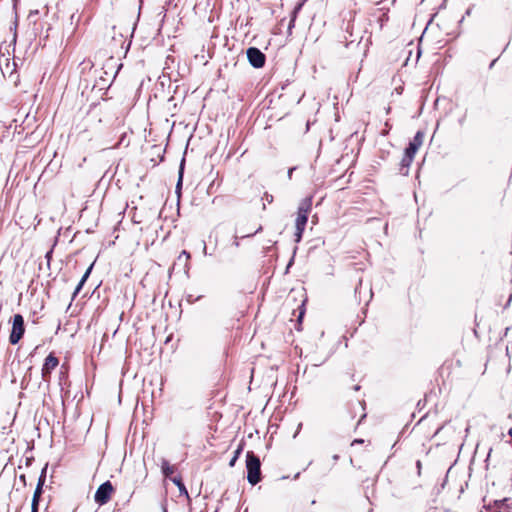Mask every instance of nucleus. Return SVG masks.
Listing matches in <instances>:
<instances>
[{
  "label": "nucleus",
  "mask_w": 512,
  "mask_h": 512,
  "mask_svg": "<svg viewBox=\"0 0 512 512\" xmlns=\"http://www.w3.org/2000/svg\"><path fill=\"white\" fill-rule=\"evenodd\" d=\"M311 209V199H305L301 202L298 208V215L296 218L295 226H296V232H295V241L299 242L302 238V233L305 229L308 215Z\"/></svg>",
  "instance_id": "nucleus-1"
},
{
  "label": "nucleus",
  "mask_w": 512,
  "mask_h": 512,
  "mask_svg": "<svg viewBox=\"0 0 512 512\" xmlns=\"http://www.w3.org/2000/svg\"><path fill=\"white\" fill-rule=\"evenodd\" d=\"M260 460L253 452L246 455L247 480L251 485H256L261 480Z\"/></svg>",
  "instance_id": "nucleus-2"
},
{
  "label": "nucleus",
  "mask_w": 512,
  "mask_h": 512,
  "mask_svg": "<svg viewBox=\"0 0 512 512\" xmlns=\"http://www.w3.org/2000/svg\"><path fill=\"white\" fill-rule=\"evenodd\" d=\"M113 492L114 487L112 486L111 482L106 481L98 487L94 495V500L97 504L104 505L110 500Z\"/></svg>",
  "instance_id": "nucleus-3"
},
{
  "label": "nucleus",
  "mask_w": 512,
  "mask_h": 512,
  "mask_svg": "<svg viewBox=\"0 0 512 512\" xmlns=\"http://www.w3.org/2000/svg\"><path fill=\"white\" fill-rule=\"evenodd\" d=\"M424 134L418 131L414 137V139L410 142L409 146L405 150V157L403 159V164L409 165V163L413 160L414 155L417 150L423 143Z\"/></svg>",
  "instance_id": "nucleus-4"
},
{
  "label": "nucleus",
  "mask_w": 512,
  "mask_h": 512,
  "mask_svg": "<svg viewBox=\"0 0 512 512\" xmlns=\"http://www.w3.org/2000/svg\"><path fill=\"white\" fill-rule=\"evenodd\" d=\"M24 319L22 315L16 314L13 317L12 331L9 337L11 344H17L24 334Z\"/></svg>",
  "instance_id": "nucleus-5"
},
{
  "label": "nucleus",
  "mask_w": 512,
  "mask_h": 512,
  "mask_svg": "<svg viewBox=\"0 0 512 512\" xmlns=\"http://www.w3.org/2000/svg\"><path fill=\"white\" fill-rule=\"evenodd\" d=\"M247 57L250 64L255 68H261L265 64V55L255 47L247 50Z\"/></svg>",
  "instance_id": "nucleus-6"
},
{
  "label": "nucleus",
  "mask_w": 512,
  "mask_h": 512,
  "mask_svg": "<svg viewBox=\"0 0 512 512\" xmlns=\"http://www.w3.org/2000/svg\"><path fill=\"white\" fill-rule=\"evenodd\" d=\"M58 359L52 354L48 355L42 368V376L45 379L58 366Z\"/></svg>",
  "instance_id": "nucleus-7"
},
{
  "label": "nucleus",
  "mask_w": 512,
  "mask_h": 512,
  "mask_svg": "<svg viewBox=\"0 0 512 512\" xmlns=\"http://www.w3.org/2000/svg\"><path fill=\"white\" fill-rule=\"evenodd\" d=\"M5 61V64H3V62L1 61L0 62V66H1V71H2V74L5 76L7 73L12 75L13 74V71L15 69V62H12L10 63L9 59L8 58H5L4 59Z\"/></svg>",
  "instance_id": "nucleus-8"
},
{
  "label": "nucleus",
  "mask_w": 512,
  "mask_h": 512,
  "mask_svg": "<svg viewBox=\"0 0 512 512\" xmlns=\"http://www.w3.org/2000/svg\"><path fill=\"white\" fill-rule=\"evenodd\" d=\"M93 264L90 265V267L86 270L84 275L82 276L80 282L78 283L77 287L75 288L74 295L78 294L81 290L82 286L84 285L85 281L88 279L90 272L92 270Z\"/></svg>",
  "instance_id": "nucleus-9"
},
{
  "label": "nucleus",
  "mask_w": 512,
  "mask_h": 512,
  "mask_svg": "<svg viewBox=\"0 0 512 512\" xmlns=\"http://www.w3.org/2000/svg\"><path fill=\"white\" fill-rule=\"evenodd\" d=\"M162 471L165 476H169L173 474L174 468L167 461L164 460L162 463Z\"/></svg>",
  "instance_id": "nucleus-10"
},
{
  "label": "nucleus",
  "mask_w": 512,
  "mask_h": 512,
  "mask_svg": "<svg viewBox=\"0 0 512 512\" xmlns=\"http://www.w3.org/2000/svg\"><path fill=\"white\" fill-rule=\"evenodd\" d=\"M173 482L178 486L180 493H184V494L188 495V492L180 479L174 478Z\"/></svg>",
  "instance_id": "nucleus-11"
},
{
  "label": "nucleus",
  "mask_w": 512,
  "mask_h": 512,
  "mask_svg": "<svg viewBox=\"0 0 512 512\" xmlns=\"http://www.w3.org/2000/svg\"><path fill=\"white\" fill-rule=\"evenodd\" d=\"M241 451H242V446L240 445V446L238 447V449L235 451V454H234L233 458H232V459L230 460V462H229V466H230V467H233V466L235 465V462L237 461V459H238V457H239V455H240Z\"/></svg>",
  "instance_id": "nucleus-12"
},
{
  "label": "nucleus",
  "mask_w": 512,
  "mask_h": 512,
  "mask_svg": "<svg viewBox=\"0 0 512 512\" xmlns=\"http://www.w3.org/2000/svg\"><path fill=\"white\" fill-rule=\"evenodd\" d=\"M38 503H39V500H37V499L32 500L31 512H38Z\"/></svg>",
  "instance_id": "nucleus-13"
},
{
  "label": "nucleus",
  "mask_w": 512,
  "mask_h": 512,
  "mask_svg": "<svg viewBox=\"0 0 512 512\" xmlns=\"http://www.w3.org/2000/svg\"><path fill=\"white\" fill-rule=\"evenodd\" d=\"M40 494H41V487H40V485H38L37 489L34 492L33 499L39 500Z\"/></svg>",
  "instance_id": "nucleus-14"
},
{
  "label": "nucleus",
  "mask_w": 512,
  "mask_h": 512,
  "mask_svg": "<svg viewBox=\"0 0 512 512\" xmlns=\"http://www.w3.org/2000/svg\"><path fill=\"white\" fill-rule=\"evenodd\" d=\"M182 178H183V168L181 167L180 168V172H179V179H178V183H177V188H180V186L182 184Z\"/></svg>",
  "instance_id": "nucleus-15"
},
{
  "label": "nucleus",
  "mask_w": 512,
  "mask_h": 512,
  "mask_svg": "<svg viewBox=\"0 0 512 512\" xmlns=\"http://www.w3.org/2000/svg\"><path fill=\"white\" fill-rule=\"evenodd\" d=\"M182 255H183V257H186V259H189V258H190V254H189L188 252H186V251H183V252L181 253V256H182Z\"/></svg>",
  "instance_id": "nucleus-16"
},
{
  "label": "nucleus",
  "mask_w": 512,
  "mask_h": 512,
  "mask_svg": "<svg viewBox=\"0 0 512 512\" xmlns=\"http://www.w3.org/2000/svg\"><path fill=\"white\" fill-rule=\"evenodd\" d=\"M294 168L290 169L289 172H288V176L289 178H291V175H292V172H293Z\"/></svg>",
  "instance_id": "nucleus-17"
},
{
  "label": "nucleus",
  "mask_w": 512,
  "mask_h": 512,
  "mask_svg": "<svg viewBox=\"0 0 512 512\" xmlns=\"http://www.w3.org/2000/svg\"><path fill=\"white\" fill-rule=\"evenodd\" d=\"M203 250H204V253H206V244H205V242H203Z\"/></svg>",
  "instance_id": "nucleus-18"
},
{
  "label": "nucleus",
  "mask_w": 512,
  "mask_h": 512,
  "mask_svg": "<svg viewBox=\"0 0 512 512\" xmlns=\"http://www.w3.org/2000/svg\"><path fill=\"white\" fill-rule=\"evenodd\" d=\"M362 440H355L354 443H361Z\"/></svg>",
  "instance_id": "nucleus-19"
},
{
  "label": "nucleus",
  "mask_w": 512,
  "mask_h": 512,
  "mask_svg": "<svg viewBox=\"0 0 512 512\" xmlns=\"http://www.w3.org/2000/svg\"><path fill=\"white\" fill-rule=\"evenodd\" d=\"M509 435L512 436V428L509 430Z\"/></svg>",
  "instance_id": "nucleus-20"
},
{
  "label": "nucleus",
  "mask_w": 512,
  "mask_h": 512,
  "mask_svg": "<svg viewBox=\"0 0 512 512\" xmlns=\"http://www.w3.org/2000/svg\"><path fill=\"white\" fill-rule=\"evenodd\" d=\"M163 512H168L167 509L165 507H163Z\"/></svg>",
  "instance_id": "nucleus-21"
}]
</instances>
